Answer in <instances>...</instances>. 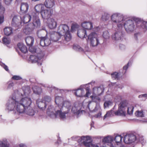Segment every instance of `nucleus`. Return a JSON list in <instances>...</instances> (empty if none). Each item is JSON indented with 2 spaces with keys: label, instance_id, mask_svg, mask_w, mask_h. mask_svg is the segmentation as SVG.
Returning <instances> with one entry per match:
<instances>
[{
  "label": "nucleus",
  "instance_id": "39",
  "mask_svg": "<svg viewBox=\"0 0 147 147\" xmlns=\"http://www.w3.org/2000/svg\"><path fill=\"white\" fill-rule=\"evenodd\" d=\"M29 5L26 3H22L21 4L20 9H28Z\"/></svg>",
  "mask_w": 147,
  "mask_h": 147
},
{
  "label": "nucleus",
  "instance_id": "54",
  "mask_svg": "<svg viewBox=\"0 0 147 147\" xmlns=\"http://www.w3.org/2000/svg\"><path fill=\"white\" fill-rule=\"evenodd\" d=\"M27 12V10H20L19 13L20 15H24Z\"/></svg>",
  "mask_w": 147,
  "mask_h": 147
},
{
  "label": "nucleus",
  "instance_id": "34",
  "mask_svg": "<svg viewBox=\"0 0 147 147\" xmlns=\"http://www.w3.org/2000/svg\"><path fill=\"white\" fill-rule=\"evenodd\" d=\"M71 111L77 116L82 113V111L80 109H77L75 106L73 107L72 108Z\"/></svg>",
  "mask_w": 147,
  "mask_h": 147
},
{
  "label": "nucleus",
  "instance_id": "13",
  "mask_svg": "<svg viewBox=\"0 0 147 147\" xmlns=\"http://www.w3.org/2000/svg\"><path fill=\"white\" fill-rule=\"evenodd\" d=\"M137 136L133 134H127L124 136L123 140L127 144L131 143L136 141Z\"/></svg>",
  "mask_w": 147,
  "mask_h": 147
},
{
  "label": "nucleus",
  "instance_id": "50",
  "mask_svg": "<svg viewBox=\"0 0 147 147\" xmlns=\"http://www.w3.org/2000/svg\"><path fill=\"white\" fill-rule=\"evenodd\" d=\"M103 37L105 39H108L109 38V34L107 31H105L103 32Z\"/></svg>",
  "mask_w": 147,
  "mask_h": 147
},
{
  "label": "nucleus",
  "instance_id": "48",
  "mask_svg": "<svg viewBox=\"0 0 147 147\" xmlns=\"http://www.w3.org/2000/svg\"><path fill=\"white\" fill-rule=\"evenodd\" d=\"M136 115L138 117H143L144 116V114L143 113V112L142 111H138L136 113Z\"/></svg>",
  "mask_w": 147,
  "mask_h": 147
},
{
  "label": "nucleus",
  "instance_id": "49",
  "mask_svg": "<svg viewBox=\"0 0 147 147\" xmlns=\"http://www.w3.org/2000/svg\"><path fill=\"white\" fill-rule=\"evenodd\" d=\"M0 65L1 67H2L6 71L8 72H9V69L8 67L5 64L1 63H0Z\"/></svg>",
  "mask_w": 147,
  "mask_h": 147
},
{
  "label": "nucleus",
  "instance_id": "12",
  "mask_svg": "<svg viewBox=\"0 0 147 147\" xmlns=\"http://www.w3.org/2000/svg\"><path fill=\"white\" fill-rule=\"evenodd\" d=\"M124 16L121 13H113L111 16V19L112 21L114 23L119 24H121V22L124 20Z\"/></svg>",
  "mask_w": 147,
  "mask_h": 147
},
{
  "label": "nucleus",
  "instance_id": "52",
  "mask_svg": "<svg viewBox=\"0 0 147 147\" xmlns=\"http://www.w3.org/2000/svg\"><path fill=\"white\" fill-rule=\"evenodd\" d=\"M112 115V111H111L108 112L104 115L103 119H105L107 117L111 116Z\"/></svg>",
  "mask_w": 147,
  "mask_h": 147
},
{
  "label": "nucleus",
  "instance_id": "10",
  "mask_svg": "<svg viewBox=\"0 0 147 147\" xmlns=\"http://www.w3.org/2000/svg\"><path fill=\"white\" fill-rule=\"evenodd\" d=\"M123 27V24H117V30L112 35L113 40L117 41L123 40L124 38V34L122 30Z\"/></svg>",
  "mask_w": 147,
  "mask_h": 147
},
{
  "label": "nucleus",
  "instance_id": "55",
  "mask_svg": "<svg viewBox=\"0 0 147 147\" xmlns=\"http://www.w3.org/2000/svg\"><path fill=\"white\" fill-rule=\"evenodd\" d=\"M4 21V16L3 15H0V24H2Z\"/></svg>",
  "mask_w": 147,
  "mask_h": 147
},
{
  "label": "nucleus",
  "instance_id": "57",
  "mask_svg": "<svg viewBox=\"0 0 147 147\" xmlns=\"http://www.w3.org/2000/svg\"><path fill=\"white\" fill-rule=\"evenodd\" d=\"M5 3L7 5L10 4L12 0H4Z\"/></svg>",
  "mask_w": 147,
  "mask_h": 147
},
{
  "label": "nucleus",
  "instance_id": "40",
  "mask_svg": "<svg viewBox=\"0 0 147 147\" xmlns=\"http://www.w3.org/2000/svg\"><path fill=\"white\" fill-rule=\"evenodd\" d=\"M113 104L112 102L110 101H106L104 103V107L105 108H108L111 106Z\"/></svg>",
  "mask_w": 147,
  "mask_h": 147
},
{
  "label": "nucleus",
  "instance_id": "59",
  "mask_svg": "<svg viewBox=\"0 0 147 147\" xmlns=\"http://www.w3.org/2000/svg\"><path fill=\"white\" fill-rule=\"evenodd\" d=\"M30 82L32 83H35L36 82V79L34 78H30L29 79Z\"/></svg>",
  "mask_w": 147,
  "mask_h": 147
},
{
  "label": "nucleus",
  "instance_id": "45",
  "mask_svg": "<svg viewBox=\"0 0 147 147\" xmlns=\"http://www.w3.org/2000/svg\"><path fill=\"white\" fill-rule=\"evenodd\" d=\"M42 100L46 103L47 102H50L51 100V98L49 96H45L44 98H43Z\"/></svg>",
  "mask_w": 147,
  "mask_h": 147
},
{
  "label": "nucleus",
  "instance_id": "9",
  "mask_svg": "<svg viewBox=\"0 0 147 147\" xmlns=\"http://www.w3.org/2000/svg\"><path fill=\"white\" fill-rule=\"evenodd\" d=\"M37 13L34 12L32 13L31 16L28 14H26L24 16L23 18V22L24 24H26L29 22L32 19V24L33 25L32 28L35 27H40V20L38 18Z\"/></svg>",
  "mask_w": 147,
  "mask_h": 147
},
{
  "label": "nucleus",
  "instance_id": "26",
  "mask_svg": "<svg viewBox=\"0 0 147 147\" xmlns=\"http://www.w3.org/2000/svg\"><path fill=\"white\" fill-rule=\"evenodd\" d=\"M32 89L34 93L37 95H39L42 92V88L37 86H34Z\"/></svg>",
  "mask_w": 147,
  "mask_h": 147
},
{
  "label": "nucleus",
  "instance_id": "1",
  "mask_svg": "<svg viewBox=\"0 0 147 147\" xmlns=\"http://www.w3.org/2000/svg\"><path fill=\"white\" fill-rule=\"evenodd\" d=\"M24 94L18 90L9 98L6 104V109L8 112L13 111L16 119L20 117L23 114L32 116L37 111L32 106V100L28 96L31 92L29 86H24L22 88Z\"/></svg>",
  "mask_w": 147,
  "mask_h": 147
},
{
  "label": "nucleus",
  "instance_id": "43",
  "mask_svg": "<svg viewBox=\"0 0 147 147\" xmlns=\"http://www.w3.org/2000/svg\"><path fill=\"white\" fill-rule=\"evenodd\" d=\"M12 80H22V77L19 75H13L11 78Z\"/></svg>",
  "mask_w": 147,
  "mask_h": 147
},
{
  "label": "nucleus",
  "instance_id": "7",
  "mask_svg": "<svg viewBox=\"0 0 147 147\" xmlns=\"http://www.w3.org/2000/svg\"><path fill=\"white\" fill-rule=\"evenodd\" d=\"M101 38L96 32H92L88 35L87 40L90 47H95L100 43Z\"/></svg>",
  "mask_w": 147,
  "mask_h": 147
},
{
  "label": "nucleus",
  "instance_id": "25",
  "mask_svg": "<svg viewBox=\"0 0 147 147\" xmlns=\"http://www.w3.org/2000/svg\"><path fill=\"white\" fill-rule=\"evenodd\" d=\"M89 84L88 83L82 85L81 86V88L84 90L85 89L86 92L85 95V97H88L90 94V87L88 86Z\"/></svg>",
  "mask_w": 147,
  "mask_h": 147
},
{
  "label": "nucleus",
  "instance_id": "36",
  "mask_svg": "<svg viewBox=\"0 0 147 147\" xmlns=\"http://www.w3.org/2000/svg\"><path fill=\"white\" fill-rule=\"evenodd\" d=\"M141 34L140 32H137L134 34V39L136 42H138L141 37Z\"/></svg>",
  "mask_w": 147,
  "mask_h": 147
},
{
  "label": "nucleus",
  "instance_id": "5",
  "mask_svg": "<svg viewBox=\"0 0 147 147\" xmlns=\"http://www.w3.org/2000/svg\"><path fill=\"white\" fill-rule=\"evenodd\" d=\"M29 50L32 53H36L35 55H30V58L32 62L33 63L37 62L38 65H41L45 55L44 53L39 48H35L32 46L29 47Z\"/></svg>",
  "mask_w": 147,
  "mask_h": 147
},
{
  "label": "nucleus",
  "instance_id": "47",
  "mask_svg": "<svg viewBox=\"0 0 147 147\" xmlns=\"http://www.w3.org/2000/svg\"><path fill=\"white\" fill-rule=\"evenodd\" d=\"M112 78L113 79H118L119 76L117 72H115L111 74Z\"/></svg>",
  "mask_w": 147,
  "mask_h": 147
},
{
  "label": "nucleus",
  "instance_id": "2",
  "mask_svg": "<svg viewBox=\"0 0 147 147\" xmlns=\"http://www.w3.org/2000/svg\"><path fill=\"white\" fill-rule=\"evenodd\" d=\"M66 106H59L58 108H54L52 106L48 108L47 113L51 118H54L58 117L61 120H64L66 117V114L67 113L70 109L71 104L69 102H65L64 104Z\"/></svg>",
  "mask_w": 147,
  "mask_h": 147
},
{
  "label": "nucleus",
  "instance_id": "11",
  "mask_svg": "<svg viewBox=\"0 0 147 147\" xmlns=\"http://www.w3.org/2000/svg\"><path fill=\"white\" fill-rule=\"evenodd\" d=\"M79 140H80V141L83 143L84 145L86 147H109L107 146H105L102 145L100 146L99 144H93L92 142L89 141L90 140V138L89 136H82L79 137Z\"/></svg>",
  "mask_w": 147,
  "mask_h": 147
},
{
  "label": "nucleus",
  "instance_id": "18",
  "mask_svg": "<svg viewBox=\"0 0 147 147\" xmlns=\"http://www.w3.org/2000/svg\"><path fill=\"white\" fill-rule=\"evenodd\" d=\"M50 39L46 37H41L40 40V45L42 47L48 46L51 43Z\"/></svg>",
  "mask_w": 147,
  "mask_h": 147
},
{
  "label": "nucleus",
  "instance_id": "29",
  "mask_svg": "<svg viewBox=\"0 0 147 147\" xmlns=\"http://www.w3.org/2000/svg\"><path fill=\"white\" fill-rule=\"evenodd\" d=\"M14 83L11 80L7 81L6 83V90H13L14 86Z\"/></svg>",
  "mask_w": 147,
  "mask_h": 147
},
{
  "label": "nucleus",
  "instance_id": "21",
  "mask_svg": "<svg viewBox=\"0 0 147 147\" xmlns=\"http://www.w3.org/2000/svg\"><path fill=\"white\" fill-rule=\"evenodd\" d=\"M82 27L85 29L90 30L93 28L92 23L89 21H84L81 24Z\"/></svg>",
  "mask_w": 147,
  "mask_h": 147
},
{
  "label": "nucleus",
  "instance_id": "15",
  "mask_svg": "<svg viewBox=\"0 0 147 147\" xmlns=\"http://www.w3.org/2000/svg\"><path fill=\"white\" fill-rule=\"evenodd\" d=\"M55 101L57 106L55 108L59 107V106L64 107L66 106V105H64V104L65 102H69L68 101H63V98L62 97L56 96L55 97Z\"/></svg>",
  "mask_w": 147,
  "mask_h": 147
},
{
  "label": "nucleus",
  "instance_id": "32",
  "mask_svg": "<svg viewBox=\"0 0 147 147\" xmlns=\"http://www.w3.org/2000/svg\"><path fill=\"white\" fill-rule=\"evenodd\" d=\"M17 46L20 50L22 53H25L27 51V49L26 47L23 44L19 43L18 44Z\"/></svg>",
  "mask_w": 147,
  "mask_h": 147
},
{
  "label": "nucleus",
  "instance_id": "62",
  "mask_svg": "<svg viewBox=\"0 0 147 147\" xmlns=\"http://www.w3.org/2000/svg\"><path fill=\"white\" fill-rule=\"evenodd\" d=\"M1 10V12L3 14V13L4 12V10Z\"/></svg>",
  "mask_w": 147,
  "mask_h": 147
},
{
  "label": "nucleus",
  "instance_id": "51",
  "mask_svg": "<svg viewBox=\"0 0 147 147\" xmlns=\"http://www.w3.org/2000/svg\"><path fill=\"white\" fill-rule=\"evenodd\" d=\"M78 27V25L76 24H73L71 26V30L72 31H74L76 30V28Z\"/></svg>",
  "mask_w": 147,
  "mask_h": 147
},
{
  "label": "nucleus",
  "instance_id": "38",
  "mask_svg": "<svg viewBox=\"0 0 147 147\" xmlns=\"http://www.w3.org/2000/svg\"><path fill=\"white\" fill-rule=\"evenodd\" d=\"M122 137L120 135H117L114 138V140L116 143L118 144L120 143L121 141Z\"/></svg>",
  "mask_w": 147,
  "mask_h": 147
},
{
  "label": "nucleus",
  "instance_id": "44",
  "mask_svg": "<svg viewBox=\"0 0 147 147\" xmlns=\"http://www.w3.org/2000/svg\"><path fill=\"white\" fill-rule=\"evenodd\" d=\"M3 43L5 45L9 44L10 43V40L9 38L4 37L2 39Z\"/></svg>",
  "mask_w": 147,
  "mask_h": 147
},
{
  "label": "nucleus",
  "instance_id": "35",
  "mask_svg": "<svg viewBox=\"0 0 147 147\" xmlns=\"http://www.w3.org/2000/svg\"><path fill=\"white\" fill-rule=\"evenodd\" d=\"M73 49L75 51L80 52H83L84 51V49L79 45L77 44L74 45H73Z\"/></svg>",
  "mask_w": 147,
  "mask_h": 147
},
{
  "label": "nucleus",
  "instance_id": "8",
  "mask_svg": "<svg viewBox=\"0 0 147 147\" xmlns=\"http://www.w3.org/2000/svg\"><path fill=\"white\" fill-rule=\"evenodd\" d=\"M92 101H90L87 103V107L90 111L95 112L100 110L99 102L100 98L98 97L92 96Z\"/></svg>",
  "mask_w": 147,
  "mask_h": 147
},
{
  "label": "nucleus",
  "instance_id": "56",
  "mask_svg": "<svg viewBox=\"0 0 147 147\" xmlns=\"http://www.w3.org/2000/svg\"><path fill=\"white\" fill-rule=\"evenodd\" d=\"M129 62H128V63L127 64V65H125L124 66H123V70H125V73H126V71L127 70V69L129 66Z\"/></svg>",
  "mask_w": 147,
  "mask_h": 147
},
{
  "label": "nucleus",
  "instance_id": "6",
  "mask_svg": "<svg viewBox=\"0 0 147 147\" xmlns=\"http://www.w3.org/2000/svg\"><path fill=\"white\" fill-rule=\"evenodd\" d=\"M128 102L127 100H123L121 101L119 105V109L118 111L115 113V115L125 116L126 109L127 113L130 115L132 114L134 107L132 105L128 106Z\"/></svg>",
  "mask_w": 147,
  "mask_h": 147
},
{
  "label": "nucleus",
  "instance_id": "3",
  "mask_svg": "<svg viewBox=\"0 0 147 147\" xmlns=\"http://www.w3.org/2000/svg\"><path fill=\"white\" fill-rule=\"evenodd\" d=\"M133 20H134L130 19L127 20L122 24L128 33L132 32L136 27L142 29L144 31L147 30V22L136 17H134Z\"/></svg>",
  "mask_w": 147,
  "mask_h": 147
},
{
  "label": "nucleus",
  "instance_id": "37",
  "mask_svg": "<svg viewBox=\"0 0 147 147\" xmlns=\"http://www.w3.org/2000/svg\"><path fill=\"white\" fill-rule=\"evenodd\" d=\"M136 142H140L142 145H143L146 142V141L144 139L143 137L142 136H139L137 137Z\"/></svg>",
  "mask_w": 147,
  "mask_h": 147
},
{
  "label": "nucleus",
  "instance_id": "64",
  "mask_svg": "<svg viewBox=\"0 0 147 147\" xmlns=\"http://www.w3.org/2000/svg\"><path fill=\"white\" fill-rule=\"evenodd\" d=\"M120 147H125L123 145H121Z\"/></svg>",
  "mask_w": 147,
  "mask_h": 147
},
{
  "label": "nucleus",
  "instance_id": "17",
  "mask_svg": "<svg viewBox=\"0 0 147 147\" xmlns=\"http://www.w3.org/2000/svg\"><path fill=\"white\" fill-rule=\"evenodd\" d=\"M93 93L94 94L99 96L104 92V88L102 85L96 86L93 88Z\"/></svg>",
  "mask_w": 147,
  "mask_h": 147
},
{
  "label": "nucleus",
  "instance_id": "30",
  "mask_svg": "<svg viewBox=\"0 0 147 147\" xmlns=\"http://www.w3.org/2000/svg\"><path fill=\"white\" fill-rule=\"evenodd\" d=\"M54 5L53 0H46L45 3V7L48 8H51Z\"/></svg>",
  "mask_w": 147,
  "mask_h": 147
},
{
  "label": "nucleus",
  "instance_id": "24",
  "mask_svg": "<svg viewBox=\"0 0 147 147\" xmlns=\"http://www.w3.org/2000/svg\"><path fill=\"white\" fill-rule=\"evenodd\" d=\"M77 35L79 37L82 38H86L87 36L86 31L84 29L79 30L78 31Z\"/></svg>",
  "mask_w": 147,
  "mask_h": 147
},
{
  "label": "nucleus",
  "instance_id": "42",
  "mask_svg": "<svg viewBox=\"0 0 147 147\" xmlns=\"http://www.w3.org/2000/svg\"><path fill=\"white\" fill-rule=\"evenodd\" d=\"M110 16L107 13H105L102 16V19L104 21H106L108 20Z\"/></svg>",
  "mask_w": 147,
  "mask_h": 147
},
{
  "label": "nucleus",
  "instance_id": "53",
  "mask_svg": "<svg viewBox=\"0 0 147 147\" xmlns=\"http://www.w3.org/2000/svg\"><path fill=\"white\" fill-rule=\"evenodd\" d=\"M138 97L139 98H142V100H144L143 98H145L147 97V94H145L140 95Z\"/></svg>",
  "mask_w": 147,
  "mask_h": 147
},
{
  "label": "nucleus",
  "instance_id": "41",
  "mask_svg": "<svg viewBox=\"0 0 147 147\" xmlns=\"http://www.w3.org/2000/svg\"><path fill=\"white\" fill-rule=\"evenodd\" d=\"M32 31L31 29L26 26L23 29V32L26 34H30Z\"/></svg>",
  "mask_w": 147,
  "mask_h": 147
},
{
  "label": "nucleus",
  "instance_id": "46",
  "mask_svg": "<svg viewBox=\"0 0 147 147\" xmlns=\"http://www.w3.org/2000/svg\"><path fill=\"white\" fill-rule=\"evenodd\" d=\"M45 7L44 5L40 4L36 5L35 7V9H43Z\"/></svg>",
  "mask_w": 147,
  "mask_h": 147
},
{
  "label": "nucleus",
  "instance_id": "31",
  "mask_svg": "<svg viewBox=\"0 0 147 147\" xmlns=\"http://www.w3.org/2000/svg\"><path fill=\"white\" fill-rule=\"evenodd\" d=\"M4 32L5 35L9 36L12 33V29L10 27H6L4 29Z\"/></svg>",
  "mask_w": 147,
  "mask_h": 147
},
{
  "label": "nucleus",
  "instance_id": "4",
  "mask_svg": "<svg viewBox=\"0 0 147 147\" xmlns=\"http://www.w3.org/2000/svg\"><path fill=\"white\" fill-rule=\"evenodd\" d=\"M58 32H52L50 35V39L54 42H57L62 37H64L67 41L71 38L69 28L66 24H61L58 28Z\"/></svg>",
  "mask_w": 147,
  "mask_h": 147
},
{
  "label": "nucleus",
  "instance_id": "22",
  "mask_svg": "<svg viewBox=\"0 0 147 147\" xmlns=\"http://www.w3.org/2000/svg\"><path fill=\"white\" fill-rule=\"evenodd\" d=\"M21 17L19 16H15L12 19L11 24L14 26H18L20 23Z\"/></svg>",
  "mask_w": 147,
  "mask_h": 147
},
{
  "label": "nucleus",
  "instance_id": "27",
  "mask_svg": "<svg viewBox=\"0 0 147 147\" xmlns=\"http://www.w3.org/2000/svg\"><path fill=\"white\" fill-rule=\"evenodd\" d=\"M34 38L31 36H27L25 39L26 44L29 47L32 46L34 43Z\"/></svg>",
  "mask_w": 147,
  "mask_h": 147
},
{
  "label": "nucleus",
  "instance_id": "63",
  "mask_svg": "<svg viewBox=\"0 0 147 147\" xmlns=\"http://www.w3.org/2000/svg\"><path fill=\"white\" fill-rule=\"evenodd\" d=\"M143 122H145V123H147V121H146V120H144V121H143Z\"/></svg>",
  "mask_w": 147,
  "mask_h": 147
},
{
  "label": "nucleus",
  "instance_id": "28",
  "mask_svg": "<svg viewBox=\"0 0 147 147\" xmlns=\"http://www.w3.org/2000/svg\"><path fill=\"white\" fill-rule=\"evenodd\" d=\"M48 20L49 21L48 26L51 29H53L56 28L57 26V23L54 19L51 18Z\"/></svg>",
  "mask_w": 147,
  "mask_h": 147
},
{
  "label": "nucleus",
  "instance_id": "20",
  "mask_svg": "<svg viewBox=\"0 0 147 147\" xmlns=\"http://www.w3.org/2000/svg\"><path fill=\"white\" fill-rule=\"evenodd\" d=\"M36 104L38 107L43 111L45 109L47 105L46 103L43 100H42L39 99L36 100Z\"/></svg>",
  "mask_w": 147,
  "mask_h": 147
},
{
  "label": "nucleus",
  "instance_id": "23",
  "mask_svg": "<svg viewBox=\"0 0 147 147\" xmlns=\"http://www.w3.org/2000/svg\"><path fill=\"white\" fill-rule=\"evenodd\" d=\"M74 94L78 97H85L84 90L81 88V86L79 88L76 90V91L74 92Z\"/></svg>",
  "mask_w": 147,
  "mask_h": 147
},
{
  "label": "nucleus",
  "instance_id": "19",
  "mask_svg": "<svg viewBox=\"0 0 147 147\" xmlns=\"http://www.w3.org/2000/svg\"><path fill=\"white\" fill-rule=\"evenodd\" d=\"M42 86L47 88L49 92H51L53 91L55 92V93H57L58 92H59L60 90L58 89L54 86H53L51 85H49L47 84H42Z\"/></svg>",
  "mask_w": 147,
  "mask_h": 147
},
{
  "label": "nucleus",
  "instance_id": "33",
  "mask_svg": "<svg viewBox=\"0 0 147 147\" xmlns=\"http://www.w3.org/2000/svg\"><path fill=\"white\" fill-rule=\"evenodd\" d=\"M0 147H9V144L6 139L4 138L0 141Z\"/></svg>",
  "mask_w": 147,
  "mask_h": 147
},
{
  "label": "nucleus",
  "instance_id": "14",
  "mask_svg": "<svg viewBox=\"0 0 147 147\" xmlns=\"http://www.w3.org/2000/svg\"><path fill=\"white\" fill-rule=\"evenodd\" d=\"M114 139L113 137L109 136L104 137L102 140V142L104 144L103 146H107L109 147H115L112 144Z\"/></svg>",
  "mask_w": 147,
  "mask_h": 147
},
{
  "label": "nucleus",
  "instance_id": "60",
  "mask_svg": "<svg viewBox=\"0 0 147 147\" xmlns=\"http://www.w3.org/2000/svg\"><path fill=\"white\" fill-rule=\"evenodd\" d=\"M119 47L120 49L121 50H123L125 49V46L123 44H120L119 45Z\"/></svg>",
  "mask_w": 147,
  "mask_h": 147
},
{
  "label": "nucleus",
  "instance_id": "16",
  "mask_svg": "<svg viewBox=\"0 0 147 147\" xmlns=\"http://www.w3.org/2000/svg\"><path fill=\"white\" fill-rule=\"evenodd\" d=\"M53 10H41L40 14L44 19L49 20L53 13Z\"/></svg>",
  "mask_w": 147,
  "mask_h": 147
},
{
  "label": "nucleus",
  "instance_id": "61",
  "mask_svg": "<svg viewBox=\"0 0 147 147\" xmlns=\"http://www.w3.org/2000/svg\"><path fill=\"white\" fill-rule=\"evenodd\" d=\"M96 82L94 81H92L91 82H90V83H89L88 84H91L92 86L94 85V84H95Z\"/></svg>",
  "mask_w": 147,
  "mask_h": 147
},
{
  "label": "nucleus",
  "instance_id": "58",
  "mask_svg": "<svg viewBox=\"0 0 147 147\" xmlns=\"http://www.w3.org/2000/svg\"><path fill=\"white\" fill-rule=\"evenodd\" d=\"M98 111V114L96 115H95V117H99L101 115V109L100 111Z\"/></svg>",
  "mask_w": 147,
  "mask_h": 147
}]
</instances>
